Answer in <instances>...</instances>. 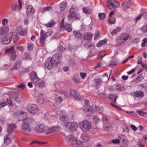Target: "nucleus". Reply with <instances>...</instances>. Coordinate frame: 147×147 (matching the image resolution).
Segmentation results:
<instances>
[{"mask_svg":"<svg viewBox=\"0 0 147 147\" xmlns=\"http://www.w3.org/2000/svg\"><path fill=\"white\" fill-rule=\"evenodd\" d=\"M27 114L26 112L18 111L14 113V116L19 121H23L26 117Z\"/></svg>","mask_w":147,"mask_h":147,"instance_id":"obj_7","label":"nucleus"},{"mask_svg":"<svg viewBox=\"0 0 147 147\" xmlns=\"http://www.w3.org/2000/svg\"><path fill=\"white\" fill-rule=\"evenodd\" d=\"M54 132H57L59 131H60V127L58 126H54Z\"/></svg>","mask_w":147,"mask_h":147,"instance_id":"obj_58","label":"nucleus"},{"mask_svg":"<svg viewBox=\"0 0 147 147\" xmlns=\"http://www.w3.org/2000/svg\"><path fill=\"white\" fill-rule=\"evenodd\" d=\"M106 5L109 9L116 11V8L119 7L120 4L117 1L108 0L106 3Z\"/></svg>","mask_w":147,"mask_h":147,"instance_id":"obj_2","label":"nucleus"},{"mask_svg":"<svg viewBox=\"0 0 147 147\" xmlns=\"http://www.w3.org/2000/svg\"><path fill=\"white\" fill-rule=\"evenodd\" d=\"M115 22V18L114 17H110L109 19V23L110 24H114Z\"/></svg>","mask_w":147,"mask_h":147,"instance_id":"obj_47","label":"nucleus"},{"mask_svg":"<svg viewBox=\"0 0 147 147\" xmlns=\"http://www.w3.org/2000/svg\"><path fill=\"white\" fill-rule=\"evenodd\" d=\"M93 120L96 124L98 123L100 121V119L98 117L96 116H94L93 118Z\"/></svg>","mask_w":147,"mask_h":147,"instance_id":"obj_46","label":"nucleus"},{"mask_svg":"<svg viewBox=\"0 0 147 147\" xmlns=\"http://www.w3.org/2000/svg\"><path fill=\"white\" fill-rule=\"evenodd\" d=\"M64 126L71 131L77 130L78 127L77 123L75 122H68Z\"/></svg>","mask_w":147,"mask_h":147,"instance_id":"obj_9","label":"nucleus"},{"mask_svg":"<svg viewBox=\"0 0 147 147\" xmlns=\"http://www.w3.org/2000/svg\"><path fill=\"white\" fill-rule=\"evenodd\" d=\"M102 79L104 80H105L104 81L105 82H107L109 80V77H108V76H107V73H105L102 75Z\"/></svg>","mask_w":147,"mask_h":147,"instance_id":"obj_45","label":"nucleus"},{"mask_svg":"<svg viewBox=\"0 0 147 147\" xmlns=\"http://www.w3.org/2000/svg\"><path fill=\"white\" fill-rule=\"evenodd\" d=\"M96 110L100 113H102L104 111V109L102 107H96Z\"/></svg>","mask_w":147,"mask_h":147,"instance_id":"obj_52","label":"nucleus"},{"mask_svg":"<svg viewBox=\"0 0 147 147\" xmlns=\"http://www.w3.org/2000/svg\"><path fill=\"white\" fill-rule=\"evenodd\" d=\"M124 136L121 135L119 136L118 137V139H114L112 140L111 142L112 143L116 144H119L120 142V140L121 138H123L124 137Z\"/></svg>","mask_w":147,"mask_h":147,"instance_id":"obj_35","label":"nucleus"},{"mask_svg":"<svg viewBox=\"0 0 147 147\" xmlns=\"http://www.w3.org/2000/svg\"><path fill=\"white\" fill-rule=\"evenodd\" d=\"M35 12L33 6L31 5L28 6L26 8V14L29 17L32 16Z\"/></svg>","mask_w":147,"mask_h":147,"instance_id":"obj_17","label":"nucleus"},{"mask_svg":"<svg viewBox=\"0 0 147 147\" xmlns=\"http://www.w3.org/2000/svg\"><path fill=\"white\" fill-rule=\"evenodd\" d=\"M134 96L138 98H142L144 95V92L142 91H137L135 92L134 93Z\"/></svg>","mask_w":147,"mask_h":147,"instance_id":"obj_26","label":"nucleus"},{"mask_svg":"<svg viewBox=\"0 0 147 147\" xmlns=\"http://www.w3.org/2000/svg\"><path fill=\"white\" fill-rule=\"evenodd\" d=\"M54 63L51 57H49L45 61V66L47 69L50 70L53 67Z\"/></svg>","mask_w":147,"mask_h":147,"instance_id":"obj_14","label":"nucleus"},{"mask_svg":"<svg viewBox=\"0 0 147 147\" xmlns=\"http://www.w3.org/2000/svg\"><path fill=\"white\" fill-rule=\"evenodd\" d=\"M53 113V112H50L49 113H47L46 114V115L48 118H50L52 117H54V115Z\"/></svg>","mask_w":147,"mask_h":147,"instance_id":"obj_60","label":"nucleus"},{"mask_svg":"<svg viewBox=\"0 0 147 147\" xmlns=\"http://www.w3.org/2000/svg\"><path fill=\"white\" fill-rule=\"evenodd\" d=\"M38 100L40 103H43L44 102L46 98L41 93H39L38 94Z\"/></svg>","mask_w":147,"mask_h":147,"instance_id":"obj_25","label":"nucleus"},{"mask_svg":"<svg viewBox=\"0 0 147 147\" xmlns=\"http://www.w3.org/2000/svg\"><path fill=\"white\" fill-rule=\"evenodd\" d=\"M104 80L103 79H100L98 77L95 78L94 79L95 85L96 87L99 86L102 83L105 82Z\"/></svg>","mask_w":147,"mask_h":147,"instance_id":"obj_21","label":"nucleus"},{"mask_svg":"<svg viewBox=\"0 0 147 147\" xmlns=\"http://www.w3.org/2000/svg\"><path fill=\"white\" fill-rule=\"evenodd\" d=\"M60 8L61 11L65 9L66 6V4L65 2H63L60 4Z\"/></svg>","mask_w":147,"mask_h":147,"instance_id":"obj_43","label":"nucleus"},{"mask_svg":"<svg viewBox=\"0 0 147 147\" xmlns=\"http://www.w3.org/2000/svg\"><path fill=\"white\" fill-rule=\"evenodd\" d=\"M99 96L100 98H106V95L105 93H102L100 94L99 95Z\"/></svg>","mask_w":147,"mask_h":147,"instance_id":"obj_64","label":"nucleus"},{"mask_svg":"<svg viewBox=\"0 0 147 147\" xmlns=\"http://www.w3.org/2000/svg\"><path fill=\"white\" fill-rule=\"evenodd\" d=\"M128 141L127 139H123L122 141L121 146L123 147H127V144H126Z\"/></svg>","mask_w":147,"mask_h":147,"instance_id":"obj_42","label":"nucleus"},{"mask_svg":"<svg viewBox=\"0 0 147 147\" xmlns=\"http://www.w3.org/2000/svg\"><path fill=\"white\" fill-rule=\"evenodd\" d=\"M52 7L51 6H48L42 7L40 9V11L42 13H43L47 11H49L52 10Z\"/></svg>","mask_w":147,"mask_h":147,"instance_id":"obj_32","label":"nucleus"},{"mask_svg":"<svg viewBox=\"0 0 147 147\" xmlns=\"http://www.w3.org/2000/svg\"><path fill=\"white\" fill-rule=\"evenodd\" d=\"M24 56L25 58L29 60L31 59V56L27 53H25Z\"/></svg>","mask_w":147,"mask_h":147,"instance_id":"obj_57","label":"nucleus"},{"mask_svg":"<svg viewBox=\"0 0 147 147\" xmlns=\"http://www.w3.org/2000/svg\"><path fill=\"white\" fill-rule=\"evenodd\" d=\"M73 34L75 37L77 38H81L82 36L81 33L79 32L74 31L73 32Z\"/></svg>","mask_w":147,"mask_h":147,"instance_id":"obj_37","label":"nucleus"},{"mask_svg":"<svg viewBox=\"0 0 147 147\" xmlns=\"http://www.w3.org/2000/svg\"><path fill=\"white\" fill-rule=\"evenodd\" d=\"M31 80L36 86L38 85L40 79L37 76L36 73L34 71L32 72L30 74Z\"/></svg>","mask_w":147,"mask_h":147,"instance_id":"obj_13","label":"nucleus"},{"mask_svg":"<svg viewBox=\"0 0 147 147\" xmlns=\"http://www.w3.org/2000/svg\"><path fill=\"white\" fill-rule=\"evenodd\" d=\"M92 45L91 43L89 42L86 43L84 45L85 47L86 48H88L92 47Z\"/></svg>","mask_w":147,"mask_h":147,"instance_id":"obj_63","label":"nucleus"},{"mask_svg":"<svg viewBox=\"0 0 147 147\" xmlns=\"http://www.w3.org/2000/svg\"><path fill=\"white\" fill-rule=\"evenodd\" d=\"M120 30V28L118 27H117L112 32H111V34L112 35H114L117 32H119Z\"/></svg>","mask_w":147,"mask_h":147,"instance_id":"obj_50","label":"nucleus"},{"mask_svg":"<svg viewBox=\"0 0 147 147\" xmlns=\"http://www.w3.org/2000/svg\"><path fill=\"white\" fill-rule=\"evenodd\" d=\"M44 143H43L40 141H33L31 142L30 144H43Z\"/></svg>","mask_w":147,"mask_h":147,"instance_id":"obj_55","label":"nucleus"},{"mask_svg":"<svg viewBox=\"0 0 147 147\" xmlns=\"http://www.w3.org/2000/svg\"><path fill=\"white\" fill-rule=\"evenodd\" d=\"M35 130L37 133L40 134L45 131L47 130V128L44 124H40L36 125L35 128Z\"/></svg>","mask_w":147,"mask_h":147,"instance_id":"obj_15","label":"nucleus"},{"mask_svg":"<svg viewBox=\"0 0 147 147\" xmlns=\"http://www.w3.org/2000/svg\"><path fill=\"white\" fill-rule=\"evenodd\" d=\"M34 119L32 117H28V116H26V117L24 120L23 121L24 122H26V123L29 124V125L34 121Z\"/></svg>","mask_w":147,"mask_h":147,"instance_id":"obj_28","label":"nucleus"},{"mask_svg":"<svg viewBox=\"0 0 147 147\" xmlns=\"http://www.w3.org/2000/svg\"><path fill=\"white\" fill-rule=\"evenodd\" d=\"M7 105V103L5 101L3 100L0 102V107H2L4 106H6Z\"/></svg>","mask_w":147,"mask_h":147,"instance_id":"obj_53","label":"nucleus"},{"mask_svg":"<svg viewBox=\"0 0 147 147\" xmlns=\"http://www.w3.org/2000/svg\"><path fill=\"white\" fill-rule=\"evenodd\" d=\"M93 35L90 32H87L84 35L83 38L84 40H90L91 39Z\"/></svg>","mask_w":147,"mask_h":147,"instance_id":"obj_31","label":"nucleus"},{"mask_svg":"<svg viewBox=\"0 0 147 147\" xmlns=\"http://www.w3.org/2000/svg\"><path fill=\"white\" fill-rule=\"evenodd\" d=\"M79 127L83 132H87L91 128V125L90 122L84 120L80 122L79 124Z\"/></svg>","mask_w":147,"mask_h":147,"instance_id":"obj_3","label":"nucleus"},{"mask_svg":"<svg viewBox=\"0 0 147 147\" xmlns=\"http://www.w3.org/2000/svg\"><path fill=\"white\" fill-rule=\"evenodd\" d=\"M99 18L100 20H103L105 17V15L104 13H100L98 15Z\"/></svg>","mask_w":147,"mask_h":147,"instance_id":"obj_51","label":"nucleus"},{"mask_svg":"<svg viewBox=\"0 0 147 147\" xmlns=\"http://www.w3.org/2000/svg\"><path fill=\"white\" fill-rule=\"evenodd\" d=\"M16 127V126L15 124L13 123L10 124L8 127L7 132L8 134H11V133L13 131Z\"/></svg>","mask_w":147,"mask_h":147,"instance_id":"obj_22","label":"nucleus"},{"mask_svg":"<svg viewBox=\"0 0 147 147\" xmlns=\"http://www.w3.org/2000/svg\"><path fill=\"white\" fill-rule=\"evenodd\" d=\"M75 13L74 11L71 10V9H70V13L69 15V18L70 20L72 19L75 15Z\"/></svg>","mask_w":147,"mask_h":147,"instance_id":"obj_40","label":"nucleus"},{"mask_svg":"<svg viewBox=\"0 0 147 147\" xmlns=\"http://www.w3.org/2000/svg\"><path fill=\"white\" fill-rule=\"evenodd\" d=\"M8 22L7 19H3L2 21V24L3 26H5L7 23Z\"/></svg>","mask_w":147,"mask_h":147,"instance_id":"obj_62","label":"nucleus"},{"mask_svg":"<svg viewBox=\"0 0 147 147\" xmlns=\"http://www.w3.org/2000/svg\"><path fill=\"white\" fill-rule=\"evenodd\" d=\"M11 134H8L5 135L4 137V144H9L11 139L10 138Z\"/></svg>","mask_w":147,"mask_h":147,"instance_id":"obj_27","label":"nucleus"},{"mask_svg":"<svg viewBox=\"0 0 147 147\" xmlns=\"http://www.w3.org/2000/svg\"><path fill=\"white\" fill-rule=\"evenodd\" d=\"M62 27H64L68 32H71L72 30V28L71 25L65 23L63 24L62 25Z\"/></svg>","mask_w":147,"mask_h":147,"instance_id":"obj_33","label":"nucleus"},{"mask_svg":"<svg viewBox=\"0 0 147 147\" xmlns=\"http://www.w3.org/2000/svg\"><path fill=\"white\" fill-rule=\"evenodd\" d=\"M51 58L54 62L55 63L56 65H57L59 62V61L61 59V56L60 54H56L53 55Z\"/></svg>","mask_w":147,"mask_h":147,"instance_id":"obj_18","label":"nucleus"},{"mask_svg":"<svg viewBox=\"0 0 147 147\" xmlns=\"http://www.w3.org/2000/svg\"><path fill=\"white\" fill-rule=\"evenodd\" d=\"M14 47H13L5 51V53L7 54L12 60H14L16 57V55L13 49Z\"/></svg>","mask_w":147,"mask_h":147,"instance_id":"obj_8","label":"nucleus"},{"mask_svg":"<svg viewBox=\"0 0 147 147\" xmlns=\"http://www.w3.org/2000/svg\"><path fill=\"white\" fill-rule=\"evenodd\" d=\"M53 33L52 30L51 29L49 30H47V32L46 33V35L48 36H51Z\"/></svg>","mask_w":147,"mask_h":147,"instance_id":"obj_54","label":"nucleus"},{"mask_svg":"<svg viewBox=\"0 0 147 147\" xmlns=\"http://www.w3.org/2000/svg\"><path fill=\"white\" fill-rule=\"evenodd\" d=\"M89 139L88 136L86 134H83L81 135L80 140L83 142L87 141Z\"/></svg>","mask_w":147,"mask_h":147,"instance_id":"obj_30","label":"nucleus"},{"mask_svg":"<svg viewBox=\"0 0 147 147\" xmlns=\"http://www.w3.org/2000/svg\"><path fill=\"white\" fill-rule=\"evenodd\" d=\"M70 93L71 97L76 100H79L83 99L82 97H80L77 96V92L75 90L72 89L70 91Z\"/></svg>","mask_w":147,"mask_h":147,"instance_id":"obj_19","label":"nucleus"},{"mask_svg":"<svg viewBox=\"0 0 147 147\" xmlns=\"http://www.w3.org/2000/svg\"><path fill=\"white\" fill-rule=\"evenodd\" d=\"M85 103L83 107V109L87 115L90 116L93 113V109L89 105V102L88 100H85Z\"/></svg>","mask_w":147,"mask_h":147,"instance_id":"obj_5","label":"nucleus"},{"mask_svg":"<svg viewBox=\"0 0 147 147\" xmlns=\"http://www.w3.org/2000/svg\"><path fill=\"white\" fill-rule=\"evenodd\" d=\"M13 33L12 32H8L4 35L1 37V40L5 44H8L10 42L12 37Z\"/></svg>","mask_w":147,"mask_h":147,"instance_id":"obj_6","label":"nucleus"},{"mask_svg":"<svg viewBox=\"0 0 147 147\" xmlns=\"http://www.w3.org/2000/svg\"><path fill=\"white\" fill-rule=\"evenodd\" d=\"M141 31L143 33L147 32V24L143 26L141 28Z\"/></svg>","mask_w":147,"mask_h":147,"instance_id":"obj_48","label":"nucleus"},{"mask_svg":"<svg viewBox=\"0 0 147 147\" xmlns=\"http://www.w3.org/2000/svg\"><path fill=\"white\" fill-rule=\"evenodd\" d=\"M83 11L84 12L88 14H91L92 13L91 9L88 7H84L83 8Z\"/></svg>","mask_w":147,"mask_h":147,"instance_id":"obj_36","label":"nucleus"},{"mask_svg":"<svg viewBox=\"0 0 147 147\" xmlns=\"http://www.w3.org/2000/svg\"><path fill=\"white\" fill-rule=\"evenodd\" d=\"M108 97L112 104H115L116 100L117 98V96L115 94H111L109 95Z\"/></svg>","mask_w":147,"mask_h":147,"instance_id":"obj_23","label":"nucleus"},{"mask_svg":"<svg viewBox=\"0 0 147 147\" xmlns=\"http://www.w3.org/2000/svg\"><path fill=\"white\" fill-rule=\"evenodd\" d=\"M129 35L126 33H123L119 35L117 38V43L118 44H123L129 38Z\"/></svg>","mask_w":147,"mask_h":147,"instance_id":"obj_4","label":"nucleus"},{"mask_svg":"<svg viewBox=\"0 0 147 147\" xmlns=\"http://www.w3.org/2000/svg\"><path fill=\"white\" fill-rule=\"evenodd\" d=\"M55 24V22L53 20L49 21L48 23L45 24V26L50 27L53 26Z\"/></svg>","mask_w":147,"mask_h":147,"instance_id":"obj_41","label":"nucleus"},{"mask_svg":"<svg viewBox=\"0 0 147 147\" xmlns=\"http://www.w3.org/2000/svg\"><path fill=\"white\" fill-rule=\"evenodd\" d=\"M21 61L20 60L18 61L14 65V67L13 69L11 68V70H14L15 69H19L20 67Z\"/></svg>","mask_w":147,"mask_h":147,"instance_id":"obj_34","label":"nucleus"},{"mask_svg":"<svg viewBox=\"0 0 147 147\" xmlns=\"http://www.w3.org/2000/svg\"><path fill=\"white\" fill-rule=\"evenodd\" d=\"M9 31L8 27H5L4 26L0 28V33L1 35L6 34Z\"/></svg>","mask_w":147,"mask_h":147,"instance_id":"obj_29","label":"nucleus"},{"mask_svg":"<svg viewBox=\"0 0 147 147\" xmlns=\"http://www.w3.org/2000/svg\"><path fill=\"white\" fill-rule=\"evenodd\" d=\"M27 109L29 112L32 114L36 113L38 110L37 105L34 104H30L28 106Z\"/></svg>","mask_w":147,"mask_h":147,"instance_id":"obj_12","label":"nucleus"},{"mask_svg":"<svg viewBox=\"0 0 147 147\" xmlns=\"http://www.w3.org/2000/svg\"><path fill=\"white\" fill-rule=\"evenodd\" d=\"M47 37L46 32L42 30H41L40 37V42L41 45H44Z\"/></svg>","mask_w":147,"mask_h":147,"instance_id":"obj_16","label":"nucleus"},{"mask_svg":"<svg viewBox=\"0 0 147 147\" xmlns=\"http://www.w3.org/2000/svg\"><path fill=\"white\" fill-rule=\"evenodd\" d=\"M60 119L63 124L67 123L68 117L67 114L64 111H61L59 114Z\"/></svg>","mask_w":147,"mask_h":147,"instance_id":"obj_10","label":"nucleus"},{"mask_svg":"<svg viewBox=\"0 0 147 147\" xmlns=\"http://www.w3.org/2000/svg\"><path fill=\"white\" fill-rule=\"evenodd\" d=\"M65 138L67 142L70 144L74 145L76 147H82V146L81 142L71 135L65 136Z\"/></svg>","mask_w":147,"mask_h":147,"instance_id":"obj_1","label":"nucleus"},{"mask_svg":"<svg viewBox=\"0 0 147 147\" xmlns=\"http://www.w3.org/2000/svg\"><path fill=\"white\" fill-rule=\"evenodd\" d=\"M54 128L53 126L49 128L48 130V133L49 134L54 132Z\"/></svg>","mask_w":147,"mask_h":147,"instance_id":"obj_61","label":"nucleus"},{"mask_svg":"<svg viewBox=\"0 0 147 147\" xmlns=\"http://www.w3.org/2000/svg\"><path fill=\"white\" fill-rule=\"evenodd\" d=\"M132 3V2L130 0H129L127 2H124L122 4L123 9L124 10H126L127 9L129 8Z\"/></svg>","mask_w":147,"mask_h":147,"instance_id":"obj_20","label":"nucleus"},{"mask_svg":"<svg viewBox=\"0 0 147 147\" xmlns=\"http://www.w3.org/2000/svg\"><path fill=\"white\" fill-rule=\"evenodd\" d=\"M17 4L16 3H15L11 5V8L14 11L17 9Z\"/></svg>","mask_w":147,"mask_h":147,"instance_id":"obj_59","label":"nucleus"},{"mask_svg":"<svg viewBox=\"0 0 147 147\" xmlns=\"http://www.w3.org/2000/svg\"><path fill=\"white\" fill-rule=\"evenodd\" d=\"M107 41V40L106 39L103 40H102L99 41L97 44V46L98 47H100L102 45L106 43Z\"/></svg>","mask_w":147,"mask_h":147,"instance_id":"obj_39","label":"nucleus"},{"mask_svg":"<svg viewBox=\"0 0 147 147\" xmlns=\"http://www.w3.org/2000/svg\"><path fill=\"white\" fill-rule=\"evenodd\" d=\"M24 122L21 125V129L24 133L26 134H29L31 130V126L29 124Z\"/></svg>","mask_w":147,"mask_h":147,"instance_id":"obj_11","label":"nucleus"},{"mask_svg":"<svg viewBox=\"0 0 147 147\" xmlns=\"http://www.w3.org/2000/svg\"><path fill=\"white\" fill-rule=\"evenodd\" d=\"M137 113L139 114L140 115L144 117H147V113L144 112L142 111L138 110L136 111Z\"/></svg>","mask_w":147,"mask_h":147,"instance_id":"obj_38","label":"nucleus"},{"mask_svg":"<svg viewBox=\"0 0 147 147\" xmlns=\"http://www.w3.org/2000/svg\"><path fill=\"white\" fill-rule=\"evenodd\" d=\"M38 85L40 87H42L45 86V84L43 81H40L38 82Z\"/></svg>","mask_w":147,"mask_h":147,"instance_id":"obj_56","label":"nucleus"},{"mask_svg":"<svg viewBox=\"0 0 147 147\" xmlns=\"http://www.w3.org/2000/svg\"><path fill=\"white\" fill-rule=\"evenodd\" d=\"M110 105H111L112 107L115 108L117 109L119 111H121V108L120 107L117 105H114V104H113L112 103H110Z\"/></svg>","mask_w":147,"mask_h":147,"instance_id":"obj_49","label":"nucleus"},{"mask_svg":"<svg viewBox=\"0 0 147 147\" xmlns=\"http://www.w3.org/2000/svg\"><path fill=\"white\" fill-rule=\"evenodd\" d=\"M63 100L62 98L61 97H59L55 99L56 103L57 104H60Z\"/></svg>","mask_w":147,"mask_h":147,"instance_id":"obj_44","label":"nucleus"},{"mask_svg":"<svg viewBox=\"0 0 147 147\" xmlns=\"http://www.w3.org/2000/svg\"><path fill=\"white\" fill-rule=\"evenodd\" d=\"M17 31L18 33L21 35H24L26 32V30L22 28L21 26L18 28Z\"/></svg>","mask_w":147,"mask_h":147,"instance_id":"obj_24","label":"nucleus"}]
</instances>
